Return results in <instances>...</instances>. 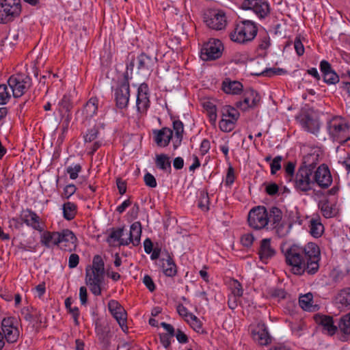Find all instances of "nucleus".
I'll use <instances>...</instances> for the list:
<instances>
[{
  "mask_svg": "<svg viewBox=\"0 0 350 350\" xmlns=\"http://www.w3.org/2000/svg\"><path fill=\"white\" fill-rule=\"evenodd\" d=\"M323 81L328 85H334L339 82V77L336 72L332 70L323 75Z\"/></svg>",
  "mask_w": 350,
  "mask_h": 350,
  "instance_id": "obj_49",
  "label": "nucleus"
},
{
  "mask_svg": "<svg viewBox=\"0 0 350 350\" xmlns=\"http://www.w3.org/2000/svg\"><path fill=\"white\" fill-rule=\"evenodd\" d=\"M239 117V111L234 107L227 105L222 109V118L233 120L236 121Z\"/></svg>",
  "mask_w": 350,
  "mask_h": 350,
  "instance_id": "obj_39",
  "label": "nucleus"
},
{
  "mask_svg": "<svg viewBox=\"0 0 350 350\" xmlns=\"http://www.w3.org/2000/svg\"><path fill=\"white\" fill-rule=\"evenodd\" d=\"M338 328L343 334H350V312L340 318Z\"/></svg>",
  "mask_w": 350,
  "mask_h": 350,
  "instance_id": "obj_40",
  "label": "nucleus"
},
{
  "mask_svg": "<svg viewBox=\"0 0 350 350\" xmlns=\"http://www.w3.org/2000/svg\"><path fill=\"white\" fill-rule=\"evenodd\" d=\"M206 25L211 29L221 30L227 24L226 13L223 10H208L204 17Z\"/></svg>",
  "mask_w": 350,
  "mask_h": 350,
  "instance_id": "obj_9",
  "label": "nucleus"
},
{
  "mask_svg": "<svg viewBox=\"0 0 350 350\" xmlns=\"http://www.w3.org/2000/svg\"><path fill=\"white\" fill-rule=\"evenodd\" d=\"M309 228L310 234L315 238L320 237L324 232V226L319 217L310 219Z\"/></svg>",
  "mask_w": 350,
  "mask_h": 350,
  "instance_id": "obj_34",
  "label": "nucleus"
},
{
  "mask_svg": "<svg viewBox=\"0 0 350 350\" xmlns=\"http://www.w3.org/2000/svg\"><path fill=\"white\" fill-rule=\"evenodd\" d=\"M187 321L195 331L200 332L202 330V323L194 314L190 313L189 319Z\"/></svg>",
  "mask_w": 350,
  "mask_h": 350,
  "instance_id": "obj_50",
  "label": "nucleus"
},
{
  "mask_svg": "<svg viewBox=\"0 0 350 350\" xmlns=\"http://www.w3.org/2000/svg\"><path fill=\"white\" fill-rule=\"evenodd\" d=\"M222 90L226 94H239L243 91V85L238 81L226 79L222 82Z\"/></svg>",
  "mask_w": 350,
  "mask_h": 350,
  "instance_id": "obj_28",
  "label": "nucleus"
},
{
  "mask_svg": "<svg viewBox=\"0 0 350 350\" xmlns=\"http://www.w3.org/2000/svg\"><path fill=\"white\" fill-rule=\"evenodd\" d=\"M326 129L329 138L344 146L350 141L349 124L343 117L336 116L327 120Z\"/></svg>",
  "mask_w": 350,
  "mask_h": 350,
  "instance_id": "obj_3",
  "label": "nucleus"
},
{
  "mask_svg": "<svg viewBox=\"0 0 350 350\" xmlns=\"http://www.w3.org/2000/svg\"><path fill=\"white\" fill-rule=\"evenodd\" d=\"M98 134V129L96 127L92 128L88 131L84 136L85 142H92L97 138Z\"/></svg>",
  "mask_w": 350,
  "mask_h": 350,
  "instance_id": "obj_54",
  "label": "nucleus"
},
{
  "mask_svg": "<svg viewBox=\"0 0 350 350\" xmlns=\"http://www.w3.org/2000/svg\"><path fill=\"white\" fill-rule=\"evenodd\" d=\"M285 178L288 182H290L291 179L295 175V163L293 161H288L284 165Z\"/></svg>",
  "mask_w": 350,
  "mask_h": 350,
  "instance_id": "obj_47",
  "label": "nucleus"
},
{
  "mask_svg": "<svg viewBox=\"0 0 350 350\" xmlns=\"http://www.w3.org/2000/svg\"><path fill=\"white\" fill-rule=\"evenodd\" d=\"M8 84L14 98L22 96L31 86V79L25 74L12 75L8 80Z\"/></svg>",
  "mask_w": 350,
  "mask_h": 350,
  "instance_id": "obj_6",
  "label": "nucleus"
},
{
  "mask_svg": "<svg viewBox=\"0 0 350 350\" xmlns=\"http://www.w3.org/2000/svg\"><path fill=\"white\" fill-rule=\"evenodd\" d=\"M252 336L254 340L260 345H267L271 340L267 327L264 323H258L252 330Z\"/></svg>",
  "mask_w": 350,
  "mask_h": 350,
  "instance_id": "obj_21",
  "label": "nucleus"
},
{
  "mask_svg": "<svg viewBox=\"0 0 350 350\" xmlns=\"http://www.w3.org/2000/svg\"><path fill=\"white\" fill-rule=\"evenodd\" d=\"M77 188L75 185L69 184L64 189L62 197L66 199H69L76 191Z\"/></svg>",
  "mask_w": 350,
  "mask_h": 350,
  "instance_id": "obj_56",
  "label": "nucleus"
},
{
  "mask_svg": "<svg viewBox=\"0 0 350 350\" xmlns=\"http://www.w3.org/2000/svg\"><path fill=\"white\" fill-rule=\"evenodd\" d=\"M282 250L286 262L291 267L294 274L301 275L307 273L314 275L319 271L321 252L315 243L309 242L304 246L293 245Z\"/></svg>",
  "mask_w": 350,
  "mask_h": 350,
  "instance_id": "obj_2",
  "label": "nucleus"
},
{
  "mask_svg": "<svg viewBox=\"0 0 350 350\" xmlns=\"http://www.w3.org/2000/svg\"><path fill=\"white\" fill-rule=\"evenodd\" d=\"M254 238L252 234L247 233L243 234L241 238V242L245 247H250L252 245Z\"/></svg>",
  "mask_w": 350,
  "mask_h": 350,
  "instance_id": "obj_57",
  "label": "nucleus"
},
{
  "mask_svg": "<svg viewBox=\"0 0 350 350\" xmlns=\"http://www.w3.org/2000/svg\"><path fill=\"white\" fill-rule=\"evenodd\" d=\"M267 209L263 206H258L252 208L248 214L249 226L256 230L265 228L269 224Z\"/></svg>",
  "mask_w": 350,
  "mask_h": 350,
  "instance_id": "obj_7",
  "label": "nucleus"
},
{
  "mask_svg": "<svg viewBox=\"0 0 350 350\" xmlns=\"http://www.w3.org/2000/svg\"><path fill=\"white\" fill-rule=\"evenodd\" d=\"M123 228H112L108 237V241H110V240H112L113 242L119 241L123 235Z\"/></svg>",
  "mask_w": 350,
  "mask_h": 350,
  "instance_id": "obj_52",
  "label": "nucleus"
},
{
  "mask_svg": "<svg viewBox=\"0 0 350 350\" xmlns=\"http://www.w3.org/2000/svg\"><path fill=\"white\" fill-rule=\"evenodd\" d=\"M172 338V336H169L167 334H159L160 342L165 349H167L170 346V345H171L170 338Z\"/></svg>",
  "mask_w": 350,
  "mask_h": 350,
  "instance_id": "obj_62",
  "label": "nucleus"
},
{
  "mask_svg": "<svg viewBox=\"0 0 350 350\" xmlns=\"http://www.w3.org/2000/svg\"><path fill=\"white\" fill-rule=\"evenodd\" d=\"M286 73V70L280 68H267L262 71L259 75L271 77L275 75H282Z\"/></svg>",
  "mask_w": 350,
  "mask_h": 350,
  "instance_id": "obj_48",
  "label": "nucleus"
},
{
  "mask_svg": "<svg viewBox=\"0 0 350 350\" xmlns=\"http://www.w3.org/2000/svg\"><path fill=\"white\" fill-rule=\"evenodd\" d=\"M267 216L269 223H270L273 228H275L280 224L282 219V212L279 208L271 206L267 210Z\"/></svg>",
  "mask_w": 350,
  "mask_h": 350,
  "instance_id": "obj_33",
  "label": "nucleus"
},
{
  "mask_svg": "<svg viewBox=\"0 0 350 350\" xmlns=\"http://www.w3.org/2000/svg\"><path fill=\"white\" fill-rule=\"evenodd\" d=\"M21 218L27 226L40 232L44 231V228L40 226V217L31 209L23 210L21 214Z\"/></svg>",
  "mask_w": 350,
  "mask_h": 350,
  "instance_id": "obj_20",
  "label": "nucleus"
},
{
  "mask_svg": "<svg viewBox=\"0 0 350 350\" xmlns=\"http://www.w3.org/2000/svg\"><path fill=\"white\" fill-rule=\"evenodd\" d=\"M236 121L222 118L219 122V129L224 132H230L234 128Z\"/></svg>",
  "mask_w": 350,
  "mask_h": 350,
  "instance_id": "obj_43",
  "label": "nucleus"
},
{
  "mask_svg": "<svg viewBox=\"0 0 350 350\" xmlns=\"http://www.w3.org/2000/svg\"><path fill=\"white\" fill-rule=\"evenodd\" d=\"M282 159V156H277L272 160V161L270 164L271 174H275L277 171L280 170V168H281L280 163H281Z\"/></svg>",
  "mask_w": 350,
  "mask_h": 350,
  "instance_id": "obj_55",
  "label": "nucleus"
},
{
  "mask_svg": "<svg viewBox=\"0 0 350 350\" xmlns=\"http://www.w3.org/2000/svg\"><path fill=\"white\" fill-rule=\"evenodd\" d=\"M154 142L157 146L165 147L172 139L173 131L170 128L164 127L159 131H154Z\"/></svg>",
  "mask_w": 350,
  "mask_h": 350,
  "instance_id": "obj_24",
  "label": "nucleus"
},
{
  "mask_svg": "<svg viewBox=\"0 0 350 350\" xmlns=\"http://www.w3.org/2000/svg\"><path fill=\"white\" fill-rule=\"evenodd\" d=\"M319 206L323 215L325 218L333 217L336 215L335 208L328 200H321L319 202Z\"/></svg>",
  "mask_w": 350,
  "mask_h": 350,
  "instance_id": "obj_37",
  "label": "nucleus"
},
{
  "mask_svg": "<svg viewBox=\"0 0 350 350\" xmlns=\"http://www.w3.org/2000/svg\"><path fill=\"white\" fill-rule=\"evenodd\" d=\"M145 184L152 188L157 187V180L153 175L150 173H146L144 178Z\"/></svg>",
  "mask_w": 350,
  "mask_h": 350,
  "instance_id": "obj_58",
  "label": "nucleus"
},
{
  "mask_svg": "<svg viewBox=\"0 0 350 350\" xmlns=\"http://www.w3.org/2000/svg\"><path fill=\"white\" fill-rule=\"evenodd\" d=\"M297 119L298 120L301 127L306 131L312 133L315 135L318 134L320 130L319 121L314 118L311 115L308 113H304L299 116Z\"/></svg>",
  "mask_w": 350,
  "mask_h": 350,
  "instance_id": "obj_18",
  "label": "nucleus"
},
{
  "mask_svg": "<svg viewBox=\"0 0 350 350\" xmlns=\"http://www.w3.org/2000/svg\"><path fill=\"white\" fill-rule=\"evenodd\" d=\"M81 171L80 164H76L74 166H69L66 169L67 173L69 174L70 178L75 180L78 177V174Z\"/></svg>",
  "mask_w": 350,
  "mask_h": 350,
  "instance_id": "obj_53",
  "label": "nucleus"
},
{
  "mask_svg": "<svg viewBox=\"0 0 350 350\" xmlns=\"http://www.w3.org/2000/svg\"><path fill=\"white\" fill-rule=\"evenodd\" d=\"M105 263L102 257L99 255H96L93 258L92 266L89 267L90 270L95 271L96 272L105 273Z\"/></svg>",
  "mask_w": 350,
  "mask_h": 350,
  "instance_id": "obj_42",
  "label": "nucleus"
},
{
  "mask_svg": "<svg viewBox=\"0 0 350 350\" xmlns=\"http://www.w3.org/2000/svg\"><path fill=\"white\" fill-rule=\"evenodd\" d=\"M1 329L3 338L8 343H14L18 340L19 330L17 327V321L14 317L4 318L1 322Z\"/></svg>",
  "mask_w": 350,
  "mask_h": 350,
  "instance_id": "obj_12",
  "label": "nucleus"
},
{
  "mask_svg": "<svg viewBox=\"0 0 350 350\" xmlns=\"http://www.w3.org/2000/svg\"><path fill=\"white\" fill-rule=\"evenodd\" d=\"M260 100V96L252 88L243 90L242 99L236 103V107L243 111L256 107Z\"/></svg>",
  "mask_w": 350,
  "mask_h": 350,
  "instance_id": "obj_14",
  "label": "nucleus"
},
{
  "mask_svg": "<svg viewBox=\"0 0 350 350\" xmlns=\"http://www.w3.org/2000/svg\"><path fill=\"white\" fill-rule=\"evenodd\" d=\"M162 269L163 273L167 277H174L177 273V267L173 258L167 254V258H162Z\"/></svg>",
  "mask_w": 350,
  "mask_h": 350,
  "instance_id": "obj_29",
  "label": "nucleus"
},
{
  "mask_svg": "<svg viewBox=\"0 0 350 350\" xmlns=\"http://www.w3.org/2000/svg\"><path fill=\"white\" fill-rule=\"evenodd\" d=\"M11 98V92L5 84L0 85V105L6 104Z\"/></svg>",
  "mask_w": 350,
  "mask_h": 350,
  "instance_id": "obj_44",
  "label": "nucleus"
},
{
  "mask_svg": "<svg viewBox=\"0 0 350 350\" xmlns=\"http://www.w3.org/2000/svg\"><path fill=\"white\" fill-rule=\"evenodd\" d=\"M130 97V86L128 77V71L124 75V79L114 90V100L118 109L127 107Z\"/></svg>",
  "mask_w": 350,
  "mask_h": 350,
  "instance_id": "obj_8",
  "label": "nucleus"
},
{
  "mask_svg": "<svg viewBox=\"0 0 350 350\" xmlns=\"http://www.w3.org/2000/svg\"><path fill=\"white\" fill-rule=\"evenodd\" d=\"M63 216L68 221L73 219L77 214V206L75 204L67 202L62 206Z\"/></svg>",
  "mask_w": 350,
  "mask_h": 350,
  "instance_id": "obj_36",
  "label": "nucleus"
},
{
  "mask_svg": "<svg viewBox=\"0 0 350 350\" xmlns=\"http://www.w3.org/2000/svg\"><path fill=\"white\" fill-rule=\"evenodd\" d=\"M60 234L59 232H50V231H44L41 234L40 237V243L42 245L46 247H51V245H60Z\"/></svg>",
  "mask_w": 350,
  "mask_h": 350,
  "instance_id": "obj_25",
  "label": "nucleus"
},
{
  "mask_svg": "<svg viewBox=\"0 0 350 350\" xmlns=\"http://www.w3.org/2000/svg\"><path fill=\"white\" fill-rule=\"evenodd\" d=\"M72 300L70 297H68L65 300V306L68 310L70 314H72V318L74 319L75 324L76 325H79V312L77 307L72 308Z\"/></svg>",
  "mask_w": 350,
  "mask_h": 350,
  "instance_id": "obj_41",
  "label": "nucleus"
},
{
  "mask_svg": "<svg viewBox=\"0 0 350 350\" xmlns=\"http://www.w3.org/2000/svg\"><path fill=\"white\" fill-rule=\"evenodd\" d=\"M156 166L162 171L170 174L172 172L170 158L165 154H160L156 156Z\"/></svg>",
  "mask_w": 350,
  "mask_h": 350,
  "instance_id": "obj_32",
  "label": "nucleus"
},
{
  "mask_svg": "<svg viewBox=\"0 0 350 350\" xmlns=\"http://www.w3.org/2000/svg\"><path fill=\"white\" fill-rule=\"evenodd\" d=\"M98 100L95 98H91L84 105L83 114L86 120L92 118L96 114L98 110Z\"/></svg>",
  "mask_w": 350,
  "mask_h": 350,
  "instance_id": "obj_31",
  "label": "nucleus"
},
{
  "mask_svg": "<svg viewBox=\"0 0 350 350\" xmlns=\"http://www.w3.org/2000/svg\"><path fill=\"white\" fill-rule=\"evenodd\" d=\"M116 185H117L118 191L121 195H123L126 193V183L121 178H118L116 179Z\"/></svg>",
  "mask_w": 350,
  "mask_h": 350,
  "instance_id": "obj_64",
  "label": "nucleus"
},
{
  "mask_svg": "<svg viewBox=\"0 0 350 350\" xmlns=\"http://www.w3.org/2000/svg\"><path fill=\"white\" fill-rule=\"evenodd\" d=\"M143 283L150 292H153L155 290L154 283L150 275H146L144 277Z\"/></svg>",
  "mask_w": 350,
  "mask_h": 350,
  "instance_id": "obj_61",
  "label": "nucleus"
},
{
  "mask_svg": "<svg viewBox=\"0 0 350 350\" xmlns=\"http://www.w3.org/2000/svg\"><path fill=\"white\" fill-rule=\"evenodd\" d=\"M258 28L252 21L245 20L238 23L230 33L231 40L238 43L252 41L256 36Z\"/></svg>",
  "mask_w": 350,
  "mask_h": 350,
  "instance_id": "obj_4",
  "label": "nucleus"
},
{
  "mask_svg": "<svg viewBox=\"0 0 350 350\" xmlns=\"http://www.w3.org/2000/svg\"><path fill=\"white\" fill-rule=\"evenodd\" d=\"M232 292L234 295L237 297L239 299H240V297L243 295V288L241 284L237 280L234 281Z\"/></svg>",
  "mask_w": 350,
  "mask_h": 350,
  "instance_id": "obj_60",
  "label": "nucleus"
},
{
  "mask_svg": "<svg viewBox=\"0 0 350 350\" xmlns=\"http://www.w3.org/2000/svg\"><path fill=\"white\" fill-rule=\"evenodd\" d=\"M198 206L204 211L209 210V197L206 192H200Z\"/></svg>",
  "mask_w": 350,
  "mask_h": 350,
  "instance_id": "obj_45",
  "label": "nucleus"
},
{
  "mask_svg": "<svg viewBox=\"0 0 350 350\" xmlns=\"http://www.w3.org/2000/svg\"><path fill=\"white\" fill-rule=\"evenodd\" d=\"M73 107L72 99L70 96L64 95L58 103V112L62 118H72L71 110Z\"/></svg>",
  "mask_w": 350,
  "mask_h": 350,
  "instance_id": "obj_26",
  "label": "nucleus"
},
{
  "mask_svg": "<svg viewBox=\"0 0 350 350\" xmlns=\"http://www.w3.org/2000/svg\"><path fill=\"white\" fill-rule=\"evenodd\" d=\"M173 129L175 132L173 139V146L174 149H176L180 146L183 140L184 132L183 123L179 120H173Z\"/></svg>",
  "mask_w": 350,
  "mask_h": 350,
  "instance_id": "obj_30",
  "label": "nucleus"
},
{
  "mask_svg": "<svg viewBox=\"0 0 350 350\" xmlns=\"http://www.w3.org/2000/svg\"><path fill=\"white\" fill-rule=\"evenodd\" d=\"M156 62V57L153 58L146 53H141L137 57V68L139 73H149Z\"/></svg>",
  "mask_w": 350,
  "mask_h": 350,
  "instance_id": "obj_22",
  "label": "nucleus"
},
{
  "mask_svg": "<svg viewBox=\"0 0 350 350\" xmlns=\"http://www.w3.org/2000/svg\"><path fill=\"white\" fill-rule=\"evenodd\" d=\"M177 339V340L182 344L187 343L188 342V337L180 329H178L176 330V332L174 335Z\"/></svg>",
  "mask_w": 350,
  "mask_h": 350,
  "instance_id": "obj_63",
  "label": "nucleus"
},
{
  "mask_svg": "<svg viewBox=\"0 0 350 350\" xmlns=\"http://www.w3.org/2000/svg\"><path fill=\"white\" fill-rule=\"evenodd\" d=\"M59 248L67 252L75 250L77 247V238L74 232L69 229H64L59 231Z\"/></svg>",
  "mask_w": 350,
  "mask_h": 350,
  "instance_id": "obj_16",
  "label": "nucleus"
},
{
  "mask_svg": "<svg viewBox=\"0 0 350 350\" xmlns=\"http://www.w3.org/2000/svg\"><path fill=\"white\" fill-rule=\"evenodd\" d=\"M104 272L90 270L89 267L85 269V283L92 294L96 296L101 295V285L104 282Z\"/></svg>",
  "mask_w": 350,
  "mask_h": 350,
  "instance_id": "obj_11",
  "label": "nucleus"
},
{
  "mask_svg": "<svg viewBox=\"0 0 350 350\" xmlns=\"http://www.w3.org/2000/svg\"><path fill=\"white\" fill-rule=\"evenodd\" d=\"M317 321L323 327V330L329 336H333L338 327L334 323L333 318L330 316L321 315L317 318Z\"/></svg>",
  "mask_w": 350,
  "mask_h": 350,
  "instance_id": "obj_27",
  "label": "nucleus"
},
{
  "mask_svg": "<svg viewBox=\"0 0 350 350\" xmlns=\"http://www.w3.org/2000/svg\"><path fill=\"white\" fill-rule=\"evenodd\" d=\"M241 8L245 10H252L260 19L265 18L270 13V6L266 0H244Z\"/></svg>",
  "mask_w": 350,
  "mask_h": 350,
  "instance_id": "obj_10",
  "label": "nucleus"
},
{
  "mask_svg": "<svg viewBox=\"0 0 350 350\" xmlns=\"http://www.w3.org/2000/svg\"><path fill=\"white\" fill-rule=\"evenodd\" d=\"M142 226L140 222L135 221L131 226L129 237L133 240V245L137 246L140 243Z\"/></svg>",
  "mask_w": 350,
  "mask_h": 350,
  "instance_id": "obj_35",
  "label": "nucleus"
},
{
  "mask_svg": "<svg viewBox=\"0 0 350 350\" xmlns=\"http://www.w3.org/2000/svg\"><path fill=\"white\" fill-rule=\"evenodd\" d=\"M21 11V0H0V23L13 21L20 16Z\"/></svg>",
  "mask_w": 350,
  "mask_h": 350,
  "instance_id": "obj_5",
  "label": "nucleus"
},
{
  "mask_svg": "<svg viewBox=\"0 0 350 350\" xmlns=\"http://www.w3.org/2000/svg\"><path fill=\"white\" fill-rule=\"evenodd\" d=\"M313 296L310 293H306L299 297V304L300 307L304 310L310 311L312 307Z\"/></svg>",
  "mask_w": 350,
  "mask_h": 350,
  "instance_id": "obj_38",
  "label": "nucleus"
},
{
  "mask_svg": "<svg viewBox=\"0 0 350 350\" xmlns=\"http://www.w3.org/2000/svg\"><path fill=\"white\" fill-rule=\"evenodd\" d=\"M270 38L267 33H265L263 35H260L259 36V44H258V49L260 50H266L270 46Z\"/></svg>",
  "mask_w": 350,
  "mask_h": 350,
  "instance_id": "obj_51",
  "label": "nucleus"
},
{
  "mask_svg": "<svg viewBox=\"0 0 350 350\" xmlns=\"http://www.w3.org/2000/svg\"><path fill=\"white\" fill-rule=\"evenodd\" d=\"M108 308L111 315L116 319L119 325L123 331H125L128 327L126 323V312L120 303L116 300L111 299L108 302Z\"/></svg>",
  "mask_w": 350,
  "mask_h": 350,
  "instance_id": "obj_15",
  "label": "nucleus"
},
{
  "mask_svg": "<svg viewBox=\"0 0 350 350\" xmlns=\"http://www.w3.org/2000/svg\"><path fill=\"white\" fill-rule=\"evenodd\" d=\"M294 47L299 56H301L304 53V46L299 37H296L295 39Z\"/></svg>",
  "mask_w": 350,
  "mask_h": 350,
  "instance_id": "obj_59",
  "label": "nucleus"
},
{
  "mask_svg": "<svg viewBox=\"0 0 350 350\" xmlns=\"http://www.w3.org/2000/svg\"><path fill=\"white\" fill-rule=\"evenodd\" d=\"M150 106L148 86L146 83H142L137 90L136 107L139 113L145 112Z\"/></svg>",
  "mask_w": 350,
  "mask_h": 350,
  "instance_id": "obj_19",
  "label": "nucleus"
},
{
  "mask_svg": "<svg viewBox=\"0 0 350 350\" xmlns=\"http://www.w3.org/2000/svg\"><path fill=\"white\" fill-rule=\"evenodd\" d=\"M319 150H314L304 157L301 165L291 179L295 190L301 194H308L317 185L322 189L329 187L332 183V176L328 167L322 164L317 167Z\"/></svg>",
  "mask_w": 350,
  "mask_h": 350,
  "instance_id": "obj_1",
  "label": "nucleus"
},
{
  "mask_svg": "<svg viewBox=\"0 0 350 350\" xmlns=\"http://www.w3.org/2000/svg\"><path fill=\"white\" fill-rule=\"evenodd\" d=\"M204 108L206 111L210 120L215 122L217 119L216 106L211 102H206L204 103Z\"/></svg>",
  "mask_w": 350,
  "mask_h": 350,
  "instance_id": "obj_46",
  "label": "nucleus"
},
{
  "mask_svg": "<svg viewBox=\"0 0 350 350\" xmlns=\"http://www.w3.org/2000/svg\"><path fill=\"white\" fill-rule=\"evenodd\" d=\"M222 49L223 46L220 40H211L204 44L200 57L204 61L216 59L221 55Z\"/></svg>",
  "mask_w": 350,
  "mask_h": 350,
  "instance_id": "obj_13",
  "label": "nucleus"
},
{
  "mask_svg": "<svg viewBox=\"0 0 350 350\" xmlns=\"http://www.w3.org/2000/svg\"><path fill=\"white\" fill-rule=\"evenodd\" d=\"M275 254V250L271 245V239H262L258 250L260 260L264 263H267L268 260L274 256Z\"/></svg>",
  "mask_w": 350,
  "mask_h": 350,
  "instance_id": "obj_23",
  "label": "nucleus"
},
{
  "mask_svg": "<svg viewBox=\"0 0 350 350\" xmlns=\"http://www.w3.org/2000/svg\"><path fill=\"white\" fill-rule=\"evenodd\" d=\"M334 305L339 312L350 310V287L340 290L335 295Z\"/></svg>",
  "mask_w": 350,
  "mask_h": 350,
  "instance_id": "obj_17",
  "label": "nucleus"
}]
</instances>
